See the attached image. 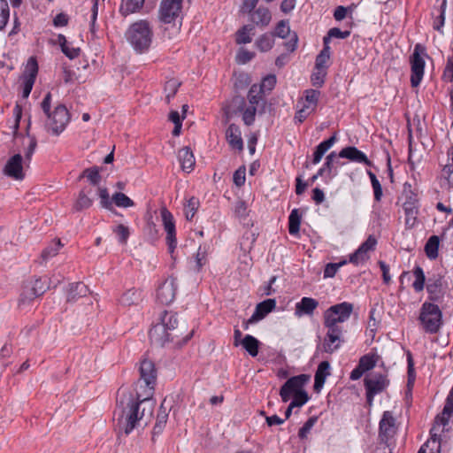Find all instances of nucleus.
Masks as SVG:
<instances>
[{"mask_svg":"<svg viewBox=\"0 0 453 453\" xmlns=\"http://www.w3.org/2000/svg\"><path fill=\"white\" fill-rule=\"evenodd\" d=\"M324 326L327 329L326 334L343 339L342 326L337 323L323 320Z\"/></svg>","mask_w":453,"mask_h":453,"instance_id":"nucleus-56","label":"nucleus"},{"mask_svg":"<svg viewBox=\"0 0 453 453\" xmlns=\"http://www.w3.org/2000/svg\"><path fill=\"white\" fill-rule=\"evenodd\" d=\"M309 380L308 374H299L287 380L280 389L282 402L287 403L293 395L302 390Z\"/></svg>","mask_w":453,"mask_h":453,"instance_id":"nucleus-10","label":"nucleus"},{"mask_svg":"<svg viewBox=\"0 0 453 453\" xmlns=\"http://www.w3.org/2000/svg\"><path fill=\"white\" fill-rule=\"evenodd\" d=\"M93 204V199L88 197L83 190L79 193L78 198L73 203V211H81L88 209Z\"/></svg>","mask_w":453,"mask_h":453,"instance_id":"nucleus-44","label":"nucleus"},{"mask_svg":"<svg viewBox=\"0 0 453 453\" xmlns=\"http://www.w3.org/2000/svg\"><path fill=\"white\" fill-rule=\"evenodd\" d=\"M31 287L38 296H42L50 288L48 280L46 278H38L31 281Z\"/></svg>","mask_w":453,"mask_h":453,"instance_id":"nucleus-58","label":"nucleus"},{"mask_svg":"<svg viewBox=\"0 0 453 453\" xmlns=\"http://www.w3.org/2000/svg\"><path fill=\"white\" fill-rule=\"evenodd\" d=\"M250 14L252 22L260 27H267L272 19V14L266 7L260 6L257 10L252 11Z\"/></svg>","mask_w":453,"mask_h":453,"instance_id":"nucleus-25","label":"nucleus"},{"mask_svg":"<svg viewBox=\"0 0 453 453\" xmlns=\"http://www.w3.org/2000/svg\"><path fill=\"white\" fill-rule=\"evenodd\" d=\"M344 339L337 338L335 336L326 334L323 341V350L326 353L333 354L341 348Z\"/></svg>","mask_w":453,"mask_h":453,"instance_id":"nucleus-35","label":"nucleus"},{"mask_svg":"<svg viewBox=\"0 0 453 453\" xmlns=\"http://www.w3.org/2000/svg\"><path fill=\"white\" fill-rule=\"evenodd\" d=\"M180 85L181 82L175 78H172L165 83L164 91L165 93L166 104H169L171 103V100L175 96Z\"/></svg>","mask_w":453,"mask_h":453,"instance_id":"nucleus-38","label":"nucleus"},{"mask_svg":"<svg viewBox=\"0 0 453 453\" xmlns=\"http://www.w3.org/2000/svg\"><path fill=\"white\" fill-rule=\"evenodd\" d=\"M193 330L182 337V334H177L165 330L164 325L156 324L149 332V337L152 343L158 346H165L167 342H175L176 345L186 344L193 336Z\"/></svg>","mask_w":453,"mask_h":453,"instance_id":"nucleus-4","label":"nucleus"},{"mask_svg":"<svg viewBox=\"0 0 453 453\" xmlns=\"http://www.w3.org/2000/svg\"><path fill=\"white\" fill-rule=\"evenodd\" d=\"M46 127L54 135H59L70 121V113L64 104H58L54 111L47 116Z\"/></svg>","mask_w":453,"mask_h":453,"instance_id":"nucleus-8","label":"nucleus"},{"mask_svg":"<svg viewBox=\"0 0 453 453\" xmlns=\"http://www.w3.org/2000/svg\"><path fill=\"white\" fill-rule=\"evenodd\" d=\"M139 372L140 380L149 388L150 392L147 394L149 397V395L152 394L157 380V370L154 363L151 360L143 359L140 364Z\"/></svg>","mask_w":453,"mask_h":453,"instance_id":"nucleus-15","label":"nucleus"},{"mask_svg":"<svg viewBox=\"0 0 453 453\" xmlns=\"http://www.w3.org/2000/svg\"><path fill=\"white\" fill-rule=\"evenodd\" d=\"M354 305L349 302H342L327 308L323 314V320L341 324L347 321L352 312Z\"/></svg>","mask_w":453,"mask_h":453,"instance_id":"nucleus-9","label":"nucleus"},{"mask_svg":"<svg viewBox=\"0 0 453 453\" xmlns=\"http://www.w3.org/2000/svg\"><path fill=\"white\" fill-rule=\"evenodd\" d=\"M415 280L412 287L416 292H420L424 289L426 277L423 269L420 266H416L413 270Z\"/></svg>","mask_w":453,"mask_h":453,"instance_id":"nucleus-51","label":"nucleus"},{"mask_svg":"<svg viewBox=\"0 0 453 453\" xmlns=\"http://www.w3.org/2000/svg\"><path fill=\"white\" fill-rule=\"evenodd\" d=\"M347 263L346 260L339 263H328L324 269V278H333L337 271Z\"/></svg>","mask_w":453,"mask_h":453,"instance_id":"nucleus-64","label":"nucleus"},{"mask_svg":"<svg viewBox=\"0 0 453 453\" xmlns=\"http://www.w3.org/2000/svg\"><path fill=\"white\" fill-rule=\"evenodd\" d=\"M349 35L350 32L348 30L342 31L338 27H333L329 29L327 35L323 38V43L324 45H328L331 38L346 39Z\"/></svg>","mask_w":453,"mask_h":453,"instance_id":"nucleus-53","label":"nucleus"},{"mask_svg":"<svg viewBox=\"0 0 453 453\" xmlns=\"http://www.w3.org/2000/svg\"><path fill=\"white\" fill-rule=\"evenodd\" d=\"M226 139L229 146L239 151L243 150V141L240 127L235 124H230L226 130Z\"/></svg>","mask_w":453,"mask_h":453,"instance_id":"nucleus-22","label":"nucleus"},{"mask_svg":"<svg viewBox=\"0 0 453 453\" xmlns=\"http://www.w3.org/2000/svg\"><path fill=\"white\" fill-rule=\"evenodd\" d=\"M336 134H333L330 138L320 142L313 153L312 164L317 165L320 162L325 153L336 142Z\"/></svg>","mask_w":453,"mask_h":453,"instance_id":"nucleus-29","label":"nucleus"},{"mask_svg":"<svg viewBox=\"0 0 453 453\" xmlns=\"http://www.w3.org/2000/svg\"><path fill=\"white\" fill-rule=\"evenodd\" d=\"M317 421H318V417H316V416L310 417L308 418V420L303 424V426L299 429V431H298L299 438L302 440L305 439Z\"/></svg>","mask_w":453,"mask_h":453,"instance_id":"nucleus-62","label":"nucleus"},{"mask_svg":"<svg viewBox=\"0 0 453 453\" xmlns=\"http://www.w3.org/2000/svg\"><path fill=\"white\" fill-rule=\"evenodd\" d=\"M407 388L411 391L416 380V372L414 367V361L411 353H407Z\"/></svg>","mask_w":453,"mask_h":453,"instance_id":"nucleus-46","label":"nucleus"},{"mask_svg":"<svg viewBox=\"0 0 453 453\" xmlns=\"http://www.w3.org/2000/svg\"><path fill=\"white\" fill-rule=\"evenodd\" d=\"M10 8L6 0H0V30L4 29L9 20Z\"/></svg>","mask_w":453,"mask_h":453,"instance_id":"nucleus-61","label":"nucleus"},{"mask_svg":"<svg viewBox=\"0 0 453 453\" xmlns=\"http://www.w3.org/2000/svg\"><path fill=\"white\" fill-rule=\"evenodd\" d=\"M255 45L261 52L269 51L274 45L273 35L265 33L260 35L256 40Z\"/></svg>","mask_w":453,"mask_h":453,"instance_id":"nucleus-39","label":"nucleus"},{"mask_svg":"<svg viewBox=\"0 0 453 453\" xmlns=\"http://www.w3.org/2000/svg\"><path fill=\"white\" fill-rule=\"evenodd\" d=\"M441 178L447 181L449 187H453V146L448 151L447 163L441 169Z\"/></svg>","mask_w":453,"mask_h":453,"instance_id":"nucleus-33","label":"nucleus"},{"mask_svg":"<svg viewBox=\"0 0 453 453\" xmlns=\"http://www.w3.org/2000/svg\"><path fill=\"white\" fill-rule=\"evenodd\" d=\"M378 359L377 354L368 353L359 358L357 365L365 372L375 367Z\"/></svg>","mask_w":453,"mask_h":453,"instance_id":"nucleus-41","label":"nucleus"},{"mask_svg":"<svg viewBox=\"0 0 453 453\" xmlns=\"http://www.w3.org/2000/svg\"><path fill=\"white\" fill-rule=\"evenodd\" d=\"M178 157L183 171L189 173L193 170L196 160L189 147H183L179 150Z\"/></svg>","mask_w":453,"mask_h":453,"instance_id":"nucleus-28","label":"nucleus"},{"mask_svg":"<svg viewBox=\"0 0 453 453\" xmlns=\"http://www.w3.org/2000/svg\"><path fill=\"white\" fill-rule=\"evenodd\" d=\"M293 400L291 401L292 406L302 407L310 399L308 393L303 388L299 392L292 395Z\"/></svg>","mask_w":453,"mask_h":453,"instance_id":"nucleus-63","label":"nucleus"},{"mask_svg":"<svg viewBox=\"0 0 453 453\" xmlns=\"http://www.w3.org/2000/svg\"><path fill=\"white\" fill-rule=\"evenodd\" d=\"M301 225V215L298 209H294L288 217V232L291 235L298 234Z\"/></svg>","mask_w":453,"mask_h":453,"instance_id":"nucleus-42","label":"nucleus"},{"mask_svg":"<svg viewBox=\"0 0 453 453\" xmlns=\"http://www.w3.org/2000/svg\"><path fill=\"white\" fill-rule=\"evenodd\" d=\"M29 128H30V123H28L27 127V135L29 137L30 139V142H29V144L27 146V148L25 150V162H30L31 159H32V156L37 147V140L35 138V136L34 135H30L29 134Z\"/></svg>","mask_w":453,"mask_h":453,"instance_id":"nucleus-57","label":"nucleus"},{"mask_svg":"<svg viewBox=\"0 0 453 453\" xmlns=\"http://www.w3.org/2000/svg\"><path fill=\"white\" fill-rule=\"evenodd\" d=\"M254 25H244L235 33V42L237 44H246L252 41L250 35H254Z\"/></svg>","mask_w":453,"mask_h":453,"instance_id":"nucleus-34","label":"nucleus"},{"mask_svg":"<svg viewBox=\"0 0 453 453\" xmlns=\"http://www.w3.org/2000/svg\"><path fill=\"white\" fill-rule=\"evenodd\" d=\"M260 342L250 334H246L242 340V346L253 357L259 352Z\"/></svg>","mask_w":453,"mask_h":453,"instance_id":"nucleus-32","label":"nucleus"},{"mask_svg":"<svg viewBox=\"0 0 453 453\" xmlns=\"http://www.w3.org/2000/svg\"><path fill=\"white\" fill-rule=\"evenodd\" d=\"M160 324L164 325L165 330L177 334H182V337L184 336L183 332L180 328H178L177 313L165 311L160 317Z\"/></svg>","mask_w":453,"mask_h":453,"instance_id":"nucleus-27","label":"nucleus"},{"mask_svg":"<svg viewBox=\"0 0 453 453\" xmlns=\"http://www.w3.org/2000/svg\"><path fill=\"white\" fill-rule=\"evenodd\" d=\"M319 307V301L312 297H303L296 303L295 315L297 317L312 316L314 311Z\"/></svg>","mask_w":453,"mask_h":453,"instance_id":"nucleus-21","label":"nucleus"},{"mask_svg":"<svg viewBox=\"0 0 453 453\" xmlns=\"http://www.w3.org/2000/svg\"><path fill=\"white\" fill-rule=\"evenodd\" d=\"M86 177L88 181L94 185L96 186L101 181V175L99 173V168L97 166H93L89 168H86L82 174L80 176V178Z\"/></svg>","mask_w":453,"mask_h":453,"instance_id":"nucleus-50","label":"nucleus"},{"mask_svg":"<svg viewBox=\"0 0 453 453\" xmlns=\"http://www.w3.org/2000/svg\"><path fill=\"white\" fill-rule=\"evenodd\" d=\"M397 426L395 418L389 411L383 412L382 418L379 424V438L380 441L388 447L390 445V441L396 434Z\"/></svg>","mask_w":453,"mask_h":453,"instance_id":"nucleus-11","label":"nucleus"},{"mask_svg":"<svg viewBox=\"0 0 453 453\" xmlns=\"http://www.w3.org/2000/svg\"><path fill=\"white\" fill-rule=\"evenodd\" d=\"M418 320L426 333L437 334L442 326V312L437 304L425 302L420 308Z\"/></svg>","mask_w":453,"mask_h":453,"instance_id":"nucleus-3","label":"nucleus"},{"mask_svg":"<svg viewBox=\"0 0 453 453\" xmlns=\"http://www.w3.org/2000/svg\"><path fill=\"white\" fill-rule=\"evenodd\" d=\"M164 228L166 232V243L170 253H173L177 245L175 222L173 214L166 209L161 210Z\"/></svg>","mask_w":453,"mask_h":453,"instance_id":"nucleus-14","label":"nucleus"},{"mask_svg":"<svg viewBox=\"0 0 453 453\" xmlns=\"http://www.w3.org/2000/svg\"><path fill=\"white\" fill-rule=\"evenodd\" d=\"M171 409H172L171 401H168L167 397H165L159 406V410H158V412L157 415L156 424L153 427V432H152L153 436L156 434H160L163 432V430L166 425V422L168 419V415H169Z\"/></svg>","mask_w":453,"mask_h":453,"instance_id":"nucleus-19","label":"nucleus"},{"mask_svg":"<svg viewBox=\"0 0 453 453\" xmlns=\"http://www.w3.org/2000/svg\"><path fill=\"white\" fill-rule=\"evenodd\" d=\"M38 297V296L34 291V288L31 287L30 282H27L23 286V290L20 294L19 302L22 303H29Z\"/></svg>","mask_w":453,"mask_h":453,"instance_id":"nucleus-55","label":"nucleus"},{"mask_svg":"<svg viewBox=\"0 0 453 453\" xmlns=\"http://www.w3.org/2000/svg\"><path fill=\"white\" fill-rule=\"evenodd\" d=\"M329 369H330V364L328 361H322L319 365L318 369L315 372V376H314L313 388L316 392L319 393L321 390V388H323V386L326 382V377L330 375Z\"/></svg>","mask_w":453,"mask_h":453,"instance_id":"nucleus-24","label":"nucleus"},{"mask_svg":"<svg viewBox=\"0 0 453 453\" xmlns=\"http://www.w3.org/2000/svg\"><path fill=\"white\" fill-rule=\"evenodd\" d=\"M149 399L148 396L141 399L137 393L134 395L127 389L119 388L117 393V403L113 413L115 429L119 433L129 434L144 416L145 409L141 411L140 407Z\"/></svg>","mask_w":453,"mask_h":453,"instance_id":"nucleus-1","label":"nucleus"},{"mask_svg":"<svg viewBox=\"0 0 453 453\" xmlns=\"http://www.w3.org/2000/svg\"><path fill=\"white\" fill-rule=\"evenodd\" d=\"M403 196L405 198L403 207H419L418 190L413 188L411 183L403 184Z\"/></svg>","mask_w":453,"mask_h":453,"instance_id":"nucleus-26","label":"nucleus"},{"mask_svg":"<svg viewBox=\"0 0 453 453\" xmlns=\"http://www.w3.org/2000/svg\"><path fill=\"white\" fill-rule=\"evenodd\" d=\"M177 288V279L169 276L157 288V301L163 305H169L175 299Z\"/></svg>","mask_w":453,"mask_h":453,"instance_id":"nucleus-12","label":"nucleus"},{"mask_svg":"<svg viewBox=\"0 0 453 453\" xmlns=\"http://www.w3.org/2000/svg\"><path fill=\"white\" fill-rule=\"evenodd\" d=\"M330 58V48L328 45H324L322 50L316 57L315 68L320 70H326L327 62Z\"/></svg>","mask_w":453,"mask_h":453,"instance_id":"nucleus-45","label":"nucleus"},{"mask_svg":"<svg viewBox=\"0 0 453 453\" xmlns=\"http://www.w3.org/2000/svg\"><path fill=\"white\" fill-rule=\"evenodd\" d=\"M339 157L347 158L352 162L362 163L367 166H372V162L367 156L354 146H348L343 148L338 154Z\"/></svg>","mask_w":453,"mask_h":453,"instance_id":"nucleus-20","label":"nucleus"},{"mask_svg":"<svg viewBox=\"0 0 453 453\" xmlns=\"http://www.w3.org/2000/svg\"><path fill=\"white\" fill-rule=\"evenodd\" d=\"M426 291L430 301L437 303L443 299L442 276L441 274L429 277L426 284Z\"/></svg>","mask_w":453,"mask_h":453,"instance_id":"nucleus-18","label":"nucleus"},{"mask_svg":"<svg viewBox=\"0 0 453 453\" xmlns=\"http://www.w3.org/2000/svg\"><path fill=\"white\" fill-rule=\"evenodd\" d=\"M112 231L118 236V240H119V243H121V244L127 243V242L129 238V235H130L129 228L127 226H125L123 224H119L117 226H115L112 229Z\"/></svg>","mask_w":453,"mask_h":453,"instance_id":"nucleus-59","label":"nucleus"},{"mask_svg":"<svg viewBox=\"0 0 453 453\" xmlns=\"http://www.w3.org/2000/svg\"><path fill=\"white\" fill-rule=\"evenodd\" d=\"M89 289L83 282H74L69 284L66 294V302L74 303L80 299H85L88 304H92V300L88 296Z\"/></svg>","mask_w":453,"mask_h":453,"instance_id":"nucleus-17","label":"nucleus"},{"mask_svg":"<svg viewBox=\"0 0 453 453\" xmlns=\"http://www.w3.org/2000/svg\"><path fill=\"white\" fill-rule=\"evenodd\" d=\"M388 372L384 370L382 372H374L364 380L365 388L366 403L371 407L373 403L374 396L383 392L389 386Z\"/></svg>","mask_w":453,"mask_h":453,"instance_id":"nucleus-5","label":"nucleus"},{"mask_svg":"<svg viewBox=\"0 0 453 453\" xmlns=\"http://www.w3.org/2000/svg\"><path fill=\"white\" fill-rule=\"evenodd\" d=\"M183 0H163L159 8V19L165 24L174 22L179 17Z\"/></svg>","mask_w":453,"mask_h":453,"instance_id":"nucleus-13","label":"nucleus"},{"mask_svg":"<svg viewBox=\"0 0 453 453\" xmlns=\"http://www.w3.org/2000/svg\"><path fill=\"white\" fill-rule=\"evenodd\" d=\"M273 35V37L278 36L283 39L292 35L290 27L288 26V22L286 20H280V22H278L275 27V31Z\"/></svg>","mask_w":453,"mask_h":453,"instance_id":"nucleus-60","label":"nucleus"},{"mask_svg":"<svg viewBox=\"0 0 453 453\" xmlns=\"http://www.w3.org/2000/svg\"><path fill=\"white\" fill-rule=\"evenodd\" d=\"M423 57H427L426 47L417 43L410 57L411 84L413 88L419 86L424 76L426 62Z\"/></svg>","mask_w":453,"mask_h":453,"instance_id":"nucleus-6","label":"nucleus"},{"mask_svg":"<svg viewBox=\"0 0 453 453\" xmlns=\"http://www.w3.org/2000/svg\"><path fill=\"white\" fill-rule=\"evenodd\" d=\"M250 106H257L260 101L264 98V93H262V88L258 87L257 84H253L247 95Z\"/></svg>","mask_w":453,"mask_h":453,"instance_id":"nucleus-43","label":"nucleus"},{"mask_svg":"<svg viewBox=\"0 0 453 453\" xmlns=\"http://www.w3.org/2000/svg\"><path fill=\"white\" fill-rule=\"evenodd\" d=\"M98 195L102 207L112 211L115 215H120L112 206V199H110L109 192L106 188H99Z\"/></svg>","mask_w":453,"mask_h":453,"instance_id":"nucleus-49","label":"nucleus"},{"mask_svg":"<svg viewBox=\"0 0 453 453\" xmlns=\"http://www.w3.org/2000/svg\"><path fill=\"white\" fill-rule=\"evenodd\" d=\"M112 202L116 206L121 208H128L134 205V201L122 192H116L112 196Z\"/></svg>","mask_w":453,"mask_h":453,"instance_id":"nucleus-52","label":"nucleus"},{"mask_svg":"<svg viewBox=\"0 0 453 453\" xmlns=\"http://www.w3.org/2000/svg\"><path fill=\"white\" fill-rule=\"evenodd\" d=\"M38 63L35 57H30L27 60L24 78L35 81L38 73Z\"/></svg>","mask_w":453,"mask_h":453,"instance_id":"nucleus-47","label":"nucleus"},{"mask_svg":"<svg viewBox=\"0 0 453 453\" xmlns=\"http://www.w3.org/2000/svg\"><path fill=\"white\" fill-rule=\"evenodd\" d=\"M320 92L316 89H307L304 92V97L297 103L299 108L295 115V121L303 123L311 113H313L318 106Z\"/></svg>","mask_w":453,"mask_h":453,"instance_id":"nucleus-7","label":"nucleus"},{"mask_svg":"<svg viewBox=\"0 0 453 453\" xmlns=\"http://www.w3.org/2000/svg\"><path fill=\"white\" fill-rule=\"evenodd\" d=\"M145 0H121L119 13L127 17L131 13L138 12L144 4Z\"/></svg>","mask_w":453,"mask_h":453,"instance_id":"nucleus-31","label":"nucleus"},{"mask_svg":"<svg viewBox=\"0 0 453 453\" xmlns=\"http://www.w3.org/2000/svg\"><path fill=\"white\" fill-rule=\"evenodd\" d=\"M238 111H242V120L246 126H251L255 121L257 108L256 106H249L245 108L246 103L244 98H238Z\"/></svg>","mask_w":453,"mask_h":453,"instance_id":"nucleus-30","label":"nucleus"},{"mask_svg":"<svg viewBox=\"0 0 453 453\" xmlns=\"http://www.w3.org/2000/svg\"><path fill=\"white\" fill-rule=\"evenodd\" d=\"M200 206L199 199L191 196L187 203H185V217L187 220L191 221L196 213L198 208Z\"/></svg>","mask_w":453,"mask_h":453,"instance_id":"nucleus-48","label":"nucleus"},{"mask_svg":"<svg viewBox=\"0 0 453 453\" xmlns=\"http://www.w3.org/2000/svg\"><path fill=\"white\" fill-rule=\"evenodd\" d=\"M142 299V291L135 288H130L126 291L121 298L120 303L126 306L137 304Z\"/></svg>","mask_w":453,"mask_h":453,"instance_id":"nucleus-36","label":"nucleus"},{"mask_svg":"<svg viewBox=\"0 0 453 453\" xmlns=\"http://www.w3.org/2000/svg\"><path fill=\"white\" fill-rule=\"evenodd\" d=\"M440 238L437 235H432L428 238L425 245V252L428 258L435 259L438 257V250Z\"/></svg>","mask_w":453,"mask_h":453,"instance_id":"nucleus-37","label":"nucleus"},{"mask_svg":"<svg viewBox=\"0 0 453 453\" xmlns=\"http://www.w3.org/2000/svg\"><path fill=\"white\" fill-rule=\"evenodd\" d=\"M367 174L371 180L372 187L373 188L374 200L380 202L383 196L382 188L380 182L377 179L376 175L372 171H367Z\"/></svg>","mask_w":453,"mask_h":453,"instance_id":"nucleus-54","label":"nucleus"},{"mask_svg":"<svg viewBox=\"0 0 453 453\" xmlns=\"http://www.w3.org/2000/svg\"><path fill=\"white\" fill-rule=\"evenodd\" d=\"M276 307L275 299H266L257 304L252 316L249 319V322H257L263 319L268 313L273 311Z\"/></svg>","mask_w":453,"mask_h":453,"instance_id":"nucleus-23","label":"nucleus"},{"mask_svg":"<svg viewBox=\"0 0 453 453\" xmlns=\"http://www.w3.org/2000/svg\"><path fill=\"white\" fill-rule=\"evenodd\" d=\"M3 173L13 180H22L25 178L22 156L18 153L11 157L5 164Z\"/></svg>","mask_w":453,"mask_h":453,"instance_id":"nucleus-16","label":"nucleus"},{"mask_svg":"<svg viewBox=\"0 0 453 453\" xmlns=\"http://www.w3.org/2000/svg\"><path fill=\"white\" fill-rule=\"evenodd\" d=\"M405 215V228L412 229L418 223L419 207H403Z\"/></svg>","mask_w":453,"mask_h":453,"instance_id":"nucleus-40","label":"nucleus"},{"mask_svg":"<svg viewBox=\"0 0 453 453\" xmlns=\"http://www.w3.org/2000/svg\"><path fill=\"white\" fill-rule=\"evenodd\" d=\"M127 41L138 53L149 50L153 39V31L150 23L146 19H140L133 23L126 32Z\"/></svg>","mask_w":453,"mask_h":453,"instance_id":"nucleus-2","label":"nucleus"}]
</instances>
